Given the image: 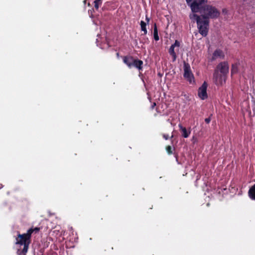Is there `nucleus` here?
<instances>
[{
    "mask_svg": "<svg viewBox=\"0 0 255 255\" xmlns=\"http://www.w3.org/2000/svg\"><path fill=\"white\" fill-rule=\"evenodd\" d=\"M193 12H200L203 19H208L209 18H217L220 15V11L214 6L211 5H202V4H198V11Z\"/></svg>",
    "mask_w": 255,
    "mask_h": 255,
    "instance_id": "f257e3e1",
    "label": "nucleus"
},
{
    "mask_svg": "<svg viewBox=\"0 0 255 255\" xmlns=\"http://www.w3.org/2000/svg\"><path fill=\"white\" fill-rule=\"evenodd\" d=\"M31 231H27L26 233L20 234L18 233L17 236L15 238V245H18L20 246H23L22 250L18 249L16 254H26L29 246L31 243V237H30Z\"/></svg>",
    "mask_w": 255,
    "mask_h": 255,
    "instance_id": "f03ea898",
    "label": "nucleus"
},
{
    "mask_svg": "<svg viewBox=\"0 0 255 255\" xmlns=\"http://www.w3.org/2000/svg\"><path fill=\"white\" fill-rule=\"evenodd\" d=\"M197 24V27L199 32L203 37L208 35L209 26V20L208 19H203Z\"/></svg>",
    "mask_w": 255,
    "mask_h": 255,
    "instance_id": "7ed1b4c3",
    "label": "nucleus"
},
{
    "mask_svg": "<svg viewBox=\"0 0 255 255\" xmlns=\"http://www.w3.org/2000/svg\"><path fill=\"white\" fill-rule=\"evenodd\" d=\"M184 78L190 83H195V79L192 73L190 65L188 63L184 62Z\"/></svg>",
    "mask_w": 255,
    "mask_h": 255,
    "instance_id": "20e7f679",
    "label": "nucleus"
},
{
    "mask_svg": "<svg viewBox=\"0 0 255 255\" xmlns=\"http://www.w3.org/2000/svg\"><path fill=\"white\" fill-rule=\"evenodd\" d=\"M226 76L219 74L218 70H215L213 74V80L216 85H222L225 82Z\"/></svg>",
    "mask_w": 255,
    "mask_h": 255,
    "instance_id": "39448f33",
    "label": "nucleus"
},
{
    "mask_svg": "<svg viewBox=\"0 0 255 255\" xmlns=\"http://www.w3.org/2000/svg\"><path fill=\"white\" fill-rule=\"evenodd\" d=\"M188 5L190 6L192 11H198V4H203L207 2V0H186Z\"/></svg>",
    "mask_w": 255,
    "mask_h": 255,
    "instance_id": "423d86ee",
    "label": "nucleus"
},
{
    "mask_svg": "<svg viewBox=\"0 0 255 255\" xmlns=\"http://www.w3.org/2000/svg\"><path fill=\"white\" fill-rule=\"evenodd\" d=\"M207 83L206 82H204L202 86L198 89V95L199 97L202 100H205L208 98V95L207 93Z\"/></svg>",
    "mask_w": 255,
    "mask_h": 255,
    "instance_id": "0eeeda50",
    "label": "nucleus"
},
{
    "mask_svg": "<svg viewBox=\"0 0 255 255\" xmlns=\"http://www.w3.org/2000/svg\"><path fill=\"white\" fill-rule=\"evenodd\" d=\"M217 69L220 73L226 76L229 72V65L227 62H222L220 63L217 67Z\"/></svg>",
    "mask_w": 255,
    "mask_h": 255,
    "instance_id": "6e6552de",
    "label": "nucleus"
},
{
    "mask_svg": "<svg viewBox=\"0 0 255 255\" xmlns=\"http://www.w3.org/2000/svg\"><path fill=\"white\" fill-rule=\"evenodd\" d=\"M134 58L130 55L125 56L123 57V62L127 65L129 68H132V64Z\"/></svg>",
    "mask_w": 255,
    "mask_h": 255,
    "instance_id": "1a4fd4ad",
    "label": "nucleus"
},
{
    "mask_svg": "<svg viewBox=\"0 0 255 255\" xmlns=\"http://www.w3.org/2000/svg\"><path fill=\"white\" fill-rule=\"evenodd\" d=\"M143 62L142 60L138 59H134L132 64V68L134 67L138 70L142 71L143 69Z\"/></svg>",
    "mask_w": 255,
    "mask_h": 255,
    "instance_id": "9d476101",
    "label": "nucleus"
},
{
    "mask_svg": "<svg viewBox=\"0 0 255 255\" xmlns=\"http://www.w3.org/2000/svg\"><path fill=\"white\" fill-rule=\"evenodd\" d=\"M224 53L222 50L216 49L213 53L212 60H214L218 58H224Z\"/></svg>",
    "mask_w": 255,
    "mask_h": 255,
    "instance_id": "9b49d317",
    "label": "nucleus"
},
{
    "mask_svg": "<svg viewBox=\"0 0 255 255\" xmlns=\"http://www.w3.org/2000/svg\"><path fill=\"white\" fill-rule=\"evenodd\" d=\"M179 128L180 130H181L182 132V135L184 138H187L189 136V134H190V131H188L186 128L183 127L181 124L179 125Z\"/></svg>",
    "mask_w": 255,
    "mask_h": 255,
    "instance_id": "f8f14e48",
    "label": "nucleus"
},
{
    "mask_svg": "<svg viewBox=\"0 0 255 255\" xmlns=\"http://www.w3.org/2000/svg\"><path fill=\"white\" fill-rule=\"evenodd\" d=\"M248 194L251 199L255 200V184L250 188Z\"/></svg>",
    "mask_w": 255,
    "mask_h": 255,
    "instance_id": "ddd939ff",
    "label": "nucleus"
},
{
    "mask_svg": "<svg viewBox=\"0 0 255 255\" xmlns=\"http://www.w3.org/2000/svg\"><path fill=\"white\" fill-rule=\"evenodd\" d=\"M175 47L172 44L169 49V53L172 57V61L174 62L177 58L176 54L174 51Z\"/></svg>",
    "mask_w": 255,
    "mask_h": 255,
    "instance_id": "4468645a",
    "label": "nucleus"
},
{
    "mask_svg": "<svg viewBox=\"0 0 255 255\" xmlns=\"http://www.w3.org/2000/svg\"><path fill=\"white\" fill-rule=\"evenodd\" d=\"M189 17L191 20H195L196 21L197 24L200 22V21L203 19L201 15L199 16L195 13L190 14Z\"/></svg>",
    "mask_w": 255,
    "mask_h": 255,
    "instance_id": "2eb2a0df",
    "label": "nucleus"
},
{
    "mask_svg": "<svg viewBox=\"0 0 255 255\" xmlns=\"http://www.w3.org/2000/svg\"><path fill=\"white\" fill-rule=\"evenodd\" d=\"M146 24H147V23L142 20H141L140 22L141 30L143 32V35H146L147 33V30L146 29Z\"/></svg>",
    "mask_w": 255,
    "mask_h": 255,
    "instance_id": "dca6fc26",
    "label": "nucleus"
},
{
    "mask_svg": "<svg viewBox=\"0 0 255 255\" xmlns=\"http://www.w3.org/2000/svg\"><path fill=\"white\" fill-rule=\"evenodd\" d=\"M153 37L155 41H158L159 39V36L158 34V29L156 23L154 24L153 27Z\"/></svg>",
    "mask_w": 255,
    "mask_h": 255,
    "instance_id": "f3484780",
    "label": "nucleus"
},
{
    "mask_svg": "<svg viewBox=\"0 0 255 255\" xmlns=\"http://www.w3.org/2000/svg\"><path fill=\"white\" fill-rule=\"evenodd\" d=\"M238 71V66L237 64H233L231 69L232 74L236 73Z\"/></svg>",
    "mask_w": 255,
    "mask_h": 255,
    "instance_id": "a211bd4d",
    "label": "nucleus"
},
{
    "mask_svg": "<svg viewBox=\"0 0 255 255\" xmlns=\"http://www.w3.org/2000/svg\"><path fill=\"white\" fill-rule=\"evenodd\" d=\"M40 230V228L38 227H35V228H30L27 231H31L30 232V237H31V235L33 233H35V234L38 233Z\"/></svg>",
    "mask_w": 255,
    "mask_h": 255,
    "instance_id": "6ab92c4d",
    "label": "nucleus"
},
{
    "mask_svg": "<svg viewBox=\"0 0 255 255\" xmlns=\"http://www.w3.org/2000/svg\"><path fill=\"white\" fill-rule=\"evenodd\" d=\"M166 150L169 155L173 154L172 148L170 145H167L166 146Z\"/></svg>",
    "mask_w": 255,
    "mask_h": 255,
    "instance_id": "aec40b11",
    "label": "nucleus"
},
{
    "mask_svg": "<svg viewBox=\"0 0 255 255\" xmlns=\"http://www.w3.org/2000/svg\"><path fill=\"white\" fill-rule=\"evenodd\" d=\"M94 6H95V8L97 10H98L99 8L100 5H101L102 4V1L95 0L94 1Z\"/></svg>",
    "mask_w": 255,
    "mask_h": 255,
    "instance_id": "412c9836",
    "label": "nucleus"
},
{
    "mask_svg": "<svg viewBox=\"0 0 255 255\" xmlns=\"http://www.w3.org/2000/svg\"><path fill=\"white\" fill-rule=\"evenodd\" d=\"M175 47H179L180 46V42L177 40H176L175 41V42L174 44H172Z\"/></svg>",
    "mask_w": 255,
    "mask_h": 255,
    "instance_id": "4be33fe9",
    "label": "nucleus"
},
{
    "mask_svg": "<svg viewBox=\"0 0 255 255\" xmlns=\"http://www.w3.org/2000/svg\"><path fill=\"white\" fill-rule=\"evenodd\" d=\"M205 122L207 123V124H209L211 122V118L210 117H209L208 118H206L205 119Z\"/></svg>",
    "mask_w": 255,
    "mask_h": 255,
    "instance_id": "5701e85b",
    "label": "nucleus"
},
{
    "mask_svg": "<svg viewBox=\"0 0 255 255\" xmlns=\"http://www.w3.org/2000/svg\"><path fill=\"white\" fill-rule=\"evenodd\" d=\"M145 20L146 21L147 24H149L150 21V18L147 16V15H145Z\"/></svg>",
    "mask_w": 255,
    "mask_h": 255,
    "instance_id": "b1692460",
    "label": "nucleus"
},
{
    "mask_svg": "<svg viewBox=\"0 0 255 255\" xmlns=\"http://www.w3.org/2000/svg\"><path fill=\"white\" fill-rule=\"evenodd\" d=\"M163 137L165 139V140H167L169 139V135L168 134H163Z\"/></svg>",
    "mask_w": 255,
    "mask_h": 255,
    "instance_id": "393cba45",
    "label": "nucleus"
},
{
    "mask_svg": "<svg viewBox=\"0 0 255 255\" xmlns=\"http://www.w3.org/2000/svg\"><path fill=\"white\" fill-rule=\"evenodd\" d=\"M156 103L153 102V103L151 104V105L150 109H151V110H153V109L154 108V107L156 106Z\"/></svg>",
    "mask_w": 255,
    "mask_h": 255,
    "instance_id": "a878e982",
    "label": "nucleus"
},
{
    "mask_svg": "<svg viewBox=\"0 0 255 255\" xmlns=\"http://www.w3.org/2000/svg\"><path fill=\"white\" fill-rule=\"evenodd\" d=\"M143 40H144V41H141L140 42L144 43H146V42H148V39L147 37L143 38Z\"/></svg>",
    "mask_w": 255,
    "mask_h": 255,
    "instance_id": "bb28decb",
    "label": "nucleus"
},
{
    "mask_svg": "<svg viewBox=\"0 0 255 255\" xmlns=\"http://www.w3.org/2000/svg\"><path fill=\"white\" fill-rule=\"evenodd\" d=\"M92 11H94L93 9H92V10H89L88 12L90 13H90H92Z\"/></svg>",
    "mask_w": 255,
    "mask_h": 255,
    "instance_id": "cd10ccee",
    "label": "nucleus"
},
{
    "mask_svg": "<svg viewBox=\"0 0 255 255\" xmlns=\"http://www.w3.org/2000/svg\"><path fill=\"white\" fill-rule=\"evenodd\" d=\"M92 11H94L93 9H92V10H89L88 12L90 13H90H92Z\"/></svg>",
    "mask_w": 255,
    "mask_h": 255,
    "instance_id": "c85d7f7f",
    "label": "nucleus"
},
{
    "mask_svg": "<svg viewBox=\"0 0 255 255\" xmlns=\"http://www.w3.org/2000/svg\"><path fill=\"white\" fill-rule=\"evenodd\" d=\"M86 1H87V0H84L83 1V3H84V5H85V4H86Z\"/></svg>",
    "mask_w": 255,
    "mask_h": 255,
    "instance_id": "c756f323",
    "label": "nucleus"
},
{
    "mask_svg": "<svg viewBox=\"0 0 255 255\" xmlns=\"http://www.w3.org/2000/svg\"><path fill=\"white\" fill-rule=\"evenodd\" d=\"M3 187L2 184L0 183V189H1Z\"/></svg>",
    "mask_w": 255,
    "mask_h": 255,
    "instance_id": "7c9ffc66",
    "label": "nucleus"
},
{
    "mask_svg": "<svg viewBox=\"0 0 255 255\" xmlns=\"http://www.w3.org/2000/svg\"><path fill=\"white\" fill-rule=\"evenodd\" d=\"M17 255H26V254H17Z\"/></svg>",
    "mask_w": 255,
    "mask_h": 255,
    "instance_id": "2f4dec72",
    "label": "nucleus"
},
{
    "mask_svg": "<svg viewBox=\"0 0 255 255\" xmlns=\"http://www.w3.org/2000/svg\"><path fill=\"white\" fill-rule=\"evenodd\" d=\"M88 6H90V3H88Z\"/></svg>",
    "mask_w": 255,
    "mask_h": 255,
    "instance_id": "473e14b6",
    "label": "nucleus"
},
{
    "mask_svg": "<svg viewBox=\"0 0 255 255\" xmlns=\"http://www.w3.org/2000/svg\"><path fill=\"white\" fill-rule=\"evenodd\" d=\"M173 137V135H172L171 136V138H172Z\"/></svg>",
    "mask_w": 255,
    "mask_h": 255,
    "instance_id": "72a5a7b5",
    "label": "nucleus"
}]
</instances>
